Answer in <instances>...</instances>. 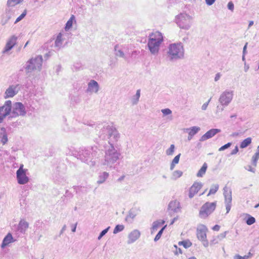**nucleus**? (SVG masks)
Returning a JSON list of instances; mask_svg holds the SVG:
<instances>
[{
	"mask_svg": "<svg viewBox=\"0 0 259 259\" xmlns=\"http://www.w3.org/2000/svg\"><path fill=\"white\" fill-rule=\"evenodd\" d=\"M97 131L101 130L99 135L102 139H109L110 146L105 150L104 158L102 161V164L107 166L109 168H115L117 164L116 163L119 159L120 153L117 152L112 143L117 141L119 138V134L116 128L112 125H104L99 124L96 127Z\"/></svg>",
	"mask_w": 259,
	"mask_h": 259,
	"instance_id": "1",
	"label": "nucleus"
},
{
	"mask_svg": "<svg viewBox=\"0 0 259 259\" xmlns=\"http://www.w3.org/2000/svg\"><path fill=\"white\" fill-rule=\"evenodd\" d=\"M162 41L163 36L159 31L152 33L150 35L147 46L152 54L156 55L158 54L160 45Z\"/></svg>",
	"mask_w": 259,
	"mask_h": 259,
	"instance_id": "2",
	"label": "nucleus"
},
{
	"mask_svg": "<svg viewBox=\"0 0 259 259\" xmlns=\"http://www.w3.org/2000/svg\"><path fill=\"white\" fill-rule=\"evenodd\" d=\"M167 56L170 61L177 60L184 58V49L181 42L171 44L169 45Z\"/></svg>",
	"mask_w": 259,
	"mask_h": 259,
	"instance_id": "3",
	"label": "nucleus"
},
{
	"mask_svg": "<svg viewBox=\"0 0 259 259\" xmlns=\"http://www.w3.org/2000/svg\"><path fill=\"white\" fill-rule=\"evenodd\" d=\"M42 57L41 55H38L34 58L29 59L25 64L24 68L27 74L31 73L32 71H39L41 68Z\"/></svg>",
	"mask_w": 259,
	"mask_h": 259,
	"instance_id": "4",
	"label": "nucleus"
},
{
	"mask_svg": "<svg viewBox=\"0 0 259 259\" xmlns=\"http://www.w3.org/2000/svg\"><path fill=\"white\" fill-rule=\"evenodd\" d=\"M175 21L181 29L189 30L192 25V17L186 13H180L176 17Z\"/></svg>",
	"mask_w": 259,
	"mask_h": 259,
	"instance_id": "5",
	"label": "nucleus"
},
{
	"mask_svg": "<svg viewBox=\"0 0 259 259\" xmlns=\"http://www.w3.org/2000/svg\"><path fill=\"white\" fill-rule=\"evenodd\" d=\"M91 148H83L79 150L77 154V158L87 163L90 166L95 165L96 162L93 160L91 156Z\"/></svg>",
	"mask_w": 259,
	"mask_h": 259,
	"instance_id": "6",
	"label": "nucleus"
},
{
	"mask_svg": "<svg viewBox=\"0 0 259 259\" xmlns=\"http://www.w3.org/2000/svg\"><path fill=\"white\" fill-rule=\"evenodd\" d=\"M217 206V202H207L201 207L199 212V216L201 219H206L215 210Z\"/></svg>",
	"mask_w": 259,
	"mask_h": 259,
	"instance_id": "7",
	"label": "nucleus"
},
{
	"mask_svg": "<svg viewBox=\"0 0 259 259\" xmlns=\"http://www.w3.org/2000/svg\"><path fill=\"white\" fill-rule=\"evenodd\" d=\"M11 119L19 116H24L26 114L25 107L21 102H15L13 105L11 102Z\"/></svg>",
	"mask_w": 259,
	"mask_h": 259,
	"instance_id": "8",
	"label": "nucleus"
},
{
	"mask_svg": "<svg viewBox=\"0 0 259 259\" xmlns=\"http://www.w3.org/2000/svg\"><path fill=\"white\" fill-rule=\"evenodd\" d=\"M11 101L7 100L3 106H0V124L3 123L4 119L8 117L11 119Z\"/></svg>",
	"mask_w": 259,
	"mask_h": 259,
	"instance_id": "9",
	"label": "nucleus"
},
{
	"mask_svg": "<svg viewBox=\"0 0 259 259\" xmlns=\"http://www.w3.org/2000/svg\"><path fill=\"white\" fill-rule=\"evenodd\" d=\"M207 229L204 225H199L197 228V238L203 242L205 247L208 245V242L206 240V231Z\"/></svg>",
	"mask_w": 259,
	"mask_h": 259,
	"instance_id": "10",
	"label": "nucleus"
},
{
	"mask_svg": "<svg viewBox=\"0 0 259 259\" xmlns=\"http://www.w3.org/2000/svg\"><path fill=\"white\" fill-rule=\"evenodd\" d=\"M233 97L232 91L226 90L221 95L219 102L223 106H227L231 102Z\"/></svg>",
	"mask_w": 259,
	"mask_h": 259,
	"instance_id": "11",
	"label": "nucleus"
},
{
	"mask_svg": "<svg viewBox=\"0 0 259 259\" xmlns=\"http://www.w3.org/2000/svg\"><path fill=\"white\" fill-rule=\"evenodd\" d=\"M21 89V85L19 84L10 85L6 90L4 98L6 99L8 98H13L16 95Z\"/></svg>",
	"mask_w": 259,
	"mask_h": 259,
	"instance_id": "12",
	"label": "nucleus"
},
{
	"mask_svg": "<svg viewBox=\"0 0 259 259\" xmlns=\"http://www.w3.org/2000/svg\"><path fill=\"white\" fill-rule=\"evenodd\" d=\"M16 178L18 183L20 185L26 184L29 180L28 177L26 176V171L16 172Z\"/></svg>",
	"mask_w": 259,
	"mask_h": 259,
	"instance_id": "13",
	"label": "nucleus"
},
{
	"mask_svg": "<svg viewBox=\"0 0 259 259\" xmlns=\"http://www.w3.org/2000/svg\"><path fill=\"white\" fill-rule=\"evenodd\" d=\"M88 85V87L86 90L87 93H97L100 89L99 85L97 81L93 79L90 80Z\"/></svg>",
	"mask_w": 259,
	"mask_h": 259,
	"instance_id": "14",
	"label": "nucleus"
},
{
	"mask_svg": "<svg viewBox=\"0 0 259 259\" xmlns=\"http://www.w3.org/2000/svg\"><path fill=\"white\" fill-rule=\"evenodd\" d=\"M202 187V184L200 182H195L189 189V197L192 198L198 193Z\"/></svg>",
	"mask_w": 259,
	"mask_h": 259,
	"instance_id": "15",
	"label": "nucleus"
},
{
	"mask_svg": "<svg viewBox=\"0 0 259 259\" xmlns=\"http://www.w3.org/2000/svg\"><path fill=\"white\" fill-rule=\"evenodd\" d=\"M17 37L15 36H12L6 43V46L3 51V53H6L10 51L16 45Z\"/></svg>",
	"mask_w": 259,
	"mask_h": 259,
	"instance_id": "16",
	"label": "nucleus"
},
{
	"mask_svg": "<svg viewBox=\"0 0 259 259\" xmlns=\"http://www.w3.org/2000/svg\"><path fill=\"white\" fill-rule=\"evenodd\" d=\"M221 132V130L218 128H212L207 131L200 139V141H204L214 136L218 133Z\"/></svg>",
	"mask_w": 259,
	"mask_h": 259,
	"instance_id": "17",
	"label": "nucleus"
},
{
	"mask_svg": "<svg viewBox=\"0 0 259 259\" xmlns=\"http://www.w3.org/2000/svg\"><path fill=\"white\" fill-rule=\"evenodd\" d=\"M140 232L136 229L132 231L128 235L127 244H132L135 242L140 237Z\"/></svg>",
	"mask_w": 259,
	"mask_h": 259,
	"instance_id": "18",
	"label": "nucleus"
},
{
	"mask_svg": "<svg viewBox=\"0 0 259 259\" xmlns=\"http://www.w3.org/2000/svg\"><path fill=\"white\" fill-rule=\"evenodd\" d=\"M223 195L225 197V203H232V191L230 188L227 186L224 187Z\"/></svg>",
	"mask_w": 259,
	"mask_h": 259,
	"instance_id": "19",
	"label": "nucleus"
},
{
	"mask_svg": "<svg viewBox=\"0 0 259 259\" xmlns=\"http://www.w3.org/2000/svg\"><path fill=\"white\" fill-rule=\"evenodd\" d=\"M91 150V156L93 159L94 157L96 159L103 156V152L102 150L99 149L97 146L92 147Z\"/></svg>",
	"mask_w": 259,
	"mask_h": 259,
	"instance_id": "20",
	"label": "nucleus"
},
{
	"mask_svg": "<svg viewBox=\"0 0 259 259\" xmlns=\"http://www.w3.org/2000/svg\"><path fill=\"white\" fill-rule=\"evenodd\" d=\"M168 208L174 212H178L180 209V203L176 200L171 201L169 203Z\"/></svg>",
	"mask_w": 259,
	"mask_h": 259,
	"instance_id": "21",
	"label": "nucleus"
},
{
	"mask_svg": "<svg viewBox=\"0 0 259 259\" xmlns=\"http://www.w3.org/2000/svg\"><path fill=\"white\" fill-rule=\"evenodd\" d=\"M14 239L12 234L9 233L4 238L2 243L1 244V247L4 248L10 243L13 242Z\"/></svg>",
	"mask_w": 259,
	"mask_h": 259,
	"instance_id": "22",
	"label": "nucleus"
},
{
	"mask_svg": "<svg viewBox=\"0 0 259 259\" xmlns=\"http://www.w3.org/2000/svg\"><path fill=\"white\" fill-rule=\"evenodd\" d=\"M29 224L26 221L21 220L18 226V230L21 233H25L28 228Z\"/></svg>",
	"mask_w": 259,
	"mask_h": 259,
	"instance_id": "23",
	"label": "nucleus"
},
{
	"mask_svg": "<svg viewBox=\"0 0 259 259\" xmlns=\"http://www.w3.org/2000/svg\"><path fill=\"white\" fill-rule=\"evenodd\" d=\"M0 138L3 145H5L8 141L7 130L4 127L1 128Z\"/></svg>",
	"mask_w": 259,
	"mask_h": 259,
	"instance_id": "24",
	"label": "nucleus"
},
{
	"mask_svg": "<svg viewBox=\"0 0 259 259\" xmlns=\"http://www.w3.org/2000/svg\"><path fill=\"white\" fill-rule=\"evenodd\" d=\"M73 22H76L75 17L74 15H72L66 23L65 30L66 31L69 30L72 27Z\"/></svg>",
	"mask_w": 259,
	"mask_h": 259,
	"instance_id": "25",
	"label": "nucleus"
},
{
	"mask_svg": "<svg viewBox=\"0 0 259 259\" xmlns=\"http://www.w3.org/2000/svg\"><path fill=\"white\" fill-rule=\"evenodd\" d=\"M165 223L163 220H158L155 221L153 223L152 227L151 228V233H153L154 232L157 230V229L160 226L163 225Z\"/></svg>",
	"mask_w": 259,
	"mask_h": 259,
	"instance_id": "26",
	"label": "nucleus"
},
{
	"mask_svg": "<svg viewBox=\"0 0 259 259\" xmlns=\"http://www.w3.org/2000/svg\"><path fill=\"white\" fill-rule=\"evenodd\" d=\"M200 128L197 126H192L190 128H187L184 129L185 132L188 133V135H191L194 136L196 135L199 131Z\"/></svg>",
	"mask_w": 259,
	"mask_h": 259,
	"instance_id": "27",
	"label": "nucleus"
},
{
	"mask_svg": "<svg viewBox=\"0 0 259 259\" xmlns=\"http://www.w3.org/2000/svg\"><path fill=\"white\" fill-rule=\"evenodd\" d=\"M109 176V174L107 172H103L99 176L98 180L97 181V183L98 184H103L108 178Z\"/></svg>",
	"mask_w": 259,
	"mask_h": 259,
	"instance_id": "28",
	"label": "nucleus"
},
{
	"mask_svg": "<svg viewBox=\"0 0 259 259\" xmlns=\"http://www.w3.org/2000/svg\"><path fill=\"white\" fill-rule=\"evenodd\" d=\"M207 168V165L206 163H204L201 168L199 170L197 174V177H202L206 172Z\"/></svg>",
	"mask_w": 259,
	"mask_h": 259,
	"instance_id": "29",
	"label": "nucleus"
},
{
	"mask_svg": "<svg viewBox=\"0 0 259 259\" xmlns=\"http://www.w3.org/2000/svg\"><path fill=\"white\" fill-rule=\"evenodd\" d=\"M140 90H138L136 92V94L132 98V103L133 105H136L138 104L139 98L140 97Z\"/></svg>",
	"mask_w": 259,
	"mask_h": 259,
	"instance_id": "30",
	"label": "nucleus"
},
{
	"mask_svg": "<svg viewBox=\"0 0 259 259\" xmlns=\"http://www.w3.org/2000/svg\"><path fill=\"white\" fill-rule=\"evenodd\" d=\"M251 143V138L250 137L247 138L241 142L240 145L241 148H245L249 146Z\"/></svg>",
	"mask_w": 259,
	"mask_h": 259,
	"instance_id": "31",
	"label": "nucleus"
},
{
	"mask_svg": "<svg viewBox=\"0 0 259 259\" xmlns=\"http://www.w3.org/2000/svg\"><path fill=\"white\" fill-rule=\"evenodd\" d=\"M62 45V34L61 33H59L56 38V39L55 42V46L56 47L60 49Z\"/></svg>",
	"mask_w": 259,
	"mask_h": 259,
	"instance_id": "32",
	"label": "nucleus"
},
{
	"mask_svg": "<svg viewBox=\"0 0 259 259\" xmlns=\"http://www.w3.org/2000/svg\"><path fill=\"white\" fill-rule=\"evenodd\" d=\"M178 244L183 246L185 248H188L192 246V243L189 240H186L179 242Z\"/></svg>",
	"mask_w": 259,
	"mask_h": 259,
	"instance_id": "33",
	"label": "nucleus"
},
{
	"mask_svg": "<svg viewBox=\"0 0 259 259\" xmlns=\"http://www.w3.org/2000/svg\"><path fill=\"white\" fill-rule=\"evenodd\" d=\"M219 187V186L218 184H215V185H212L209 190V193L207 194V196L215 194L218 190Z\"/></svg>",
	"mask_w": 259,
	"mask_h": 259,
	"instance_id": "34",
	"label": "nucleus"
},
{
	"mask_svg": "<svg viewBox=\"0 0 259 259\" xmlns=\"http://www.w3.org/2000/svg\"><path fill=\"white\" fill-rule=\"evenodd\" d=\"M22 1L23 0H8L7 5L8 7H14Z\"/></svg>",
	"mask_w": 259,
	"mask_h": 259,
	"instance_id": "35",
	"label": "nucleus"
},
{
	"mask_svg": "<svg viewBox=\"0 0 259 259\" xmlns=\"http://www.w3.org/2000/svg\"><path fill=\"white\" fill-rule=\"evenodd\" d=\"M247 219L246 220V223L248 225H251L255 222V219L254 217L251 216L248 214H246Z\"/></svg>",
	"mask_w": 259,
	"mask_h": 259,
	"instance_id": "36",
	"label": "nucleus"
},
{
	"mask_svg": "<svg viewBox=\"0 0 259 259\" xmlns=\"http://www.w3.org/2000/svg\"><path fill=\"white\" fill-rule=\"evenodd\" d=\"M118 46L116 45L114 47V50H115V54L116 56L121 57V58H124L125 55L124 53L120 50H117Z\"/></svg>",
	"mask_w": 259,
	"mask_h": 259,
	"instance_id": "37",
	"label": "nucleus"
},
{
	"mask_svg": "<svg viewBox=\"0 0 259 259\" xmlns=\"http://www.w3.org/2000/svg\"><path fill=\"white\" fill-rule=\"evenodd\" d=\"M124 228V227L123 225H117L115 226L114 230H113V234H117L119 232L122 231L123 230Z\"/></svg>",
	"mask_w": 259,
	"mask_h": 259,
	"instance_id": "38",
	"label": "nucleus"
},
{
	"mask_svg": "<svg viewBox=\"0 0 259 259\" xmlns=\"http://www.w3.org/2000/svg\"><path fill=\"white\" fill-rule=\"evenodd\" d=\"M183 175V172L179 170H175L172 173V178L174 179H177L181 177Z\"/></svg>",
	"mask_w": 259,
	"mask_h": 259,
	"instance_id": "39",
	"label": "nucleus"
},
{
	"mask_svg": "<svg viewBox=\"0 0 259 259\" xmlns=\"http://www.w3.org/2000/svg\"><path fill=\"white\" fill-rule=\"evenodd\" d=\"M166 225L164 226L163 228H162L159 231V232H158V233L157 234V235H156L154 240L155 241H158L161 237L162 233H163V232L164 231V230L165 229V228H166Z\"/></svg>",
	"mask_w": 259,
	"mask_h": 259,
	"instance_id": "40",
	"label": "nucleus"
},
{
	"mask_svg": "<svg viewBox=\"0 0 259 259\" xmlns=\"http://www.w3.org/2000/svg\"><path fill=\"white\" fill-rule=\"evenodd\" d=\"M175 145L174 144H171L170 146V147L166 150V154L167 155H171L173 154L175 150Z\"/></svg>",
	"mask_w": 259,
	"mask_h": 259,
	"instance_id": "41",
	"label": "nucleus"
},
{
	"mask_svg": "<svg viewBox=\"0 0 259 259\" xmlns=\"http://www.w3.org/2000/svg\"><path fill=\"white\" fill-rule=\"evenodd\" d=\"M259 159V154L255 153L252 157V163L254 166H256L257 164V161Z\"/></svg>",
	"mask_w": 259,
	"mask_h": 259,
	"instance_id": "42",
	"label": "nucleus"
},
{
	"mask_svg": "<svg viewBox=\"0 0 259 259\" xmlns=\"http://www.w3.org/2000/svg\"><path fill=\"white\" fill-rule=\"evenodd\" d=\"M137 215L136 213L135 212V211L133 209H131L129 212L126 218V220H127L128 218H131L132 219H133L135 218V217Z\"/></svg>",
	"mask_w": 259,
	"mask_h": 259,
	"instance_id": "43",
	"label": "nucleus"
},
{
	"mask_svg": "<svg viewBox=\"0 0 259 259\" xmlns=\"http://www.w3.org/2000/svg\"><path fill=\"white\" fill-rule=\"evenodd\" d=\"M27 14V11L25 10L24 12L16 19L15 24L18 23L20 21H21L22 19H23Z\"/></svg>",
	"mask_w": 259,
	"mask_h": 259,
	"instance_id": "44",
	"label": "nucleus"
},
{
	"mask_svg": "<svg viewBox=\"0 0 259 259\" xmlns=\"http://www.w3.org/2000/svg\"><path fill=\"white\" fill-rule=\"evenodd\" d=\"M109 229H110V227H108L107 228H106L105 229L102 231L101 232V233H100L99 236H98V240H100L108 232Z\"/></svg>",
	"mask_w": 259,
	"mask_h": 259,
	"instance_id": "45",
	"label": "nucleus"
},
{
	"mask_svg": "<svg viewBox=\"0 0 259 259\" xmlns=\"http://www.w3.org/2000/svg\"><path fill=\"white\" fill-rule=\"evenodd\" d=\"M231 145H232V143L229 142V143H227L226 144L223 145V146L219 148V151H224L225 149L229 148L231 146Z\"/></svg>",
	"mask_w": 259,
	"mask_h": 259,
	"instance_id": "46",
	"label": "nucleus"
},
{
	"mask_svg": "<svg viewBox=\"0 0 259 259\" xmlns=\"http://www.w3.org/2000/svg\"><path fill=\"white\" fill-rule=\"evenodd\" d=\"M161 112L164 116L171 114L172 112L169 108H165L161 110Z\"/></svg>",
	"mask_w": 259,
	"mask_h": 259,
	"instance_id": "47",
	"label": "nucleus"
},
{
	"mask_svg": "<svg viewBox=\"0 0 259 259\" xmlns=\"http://www.w3.org/2000/svg\"><path fill=\"white\" fill-rule=\"evenodd\" d=\"M249 258V255H244L243 256H242L239 254H236L234 256V259H248Z\"/></svg>",
	"mask_w": 259,
	"mask_h": 259,
	"instance_id": "48",
	"label": "nucleus"
},
{
	"mask_svg": "<svg viewBox=\"0 0 259 259\" xmlns=\"http://www.w3.org/2000/svg\"><path fill=\"white\" fill-rule=\"evenodd\" d=\"M180 156H181L180 153L178 155H177V156H176L175 157V158L173 159L172 162H173L174 163H175V164H178L179 162Z\"/></svg>",
	"mask_w": 259,
	"mask_h": 259,
	"instance_id": "49",
	"label": "nucleus"
},
{
	"mask_svg": "<svg viewBox=\"0 0 259 259\" xmlns=\"http://www.w3.org/2000/svg\"><path fill=\"white\" fill-rule=\"evenodd\" d=\"M211 99V98H210L208 100V101H207V102H206V103H204V104L202 105V107H201V109H202V110H205L206 109V108H207V106H208V104H209V102H210V101Z\"/></svg>",
	"mask_w": 259,
	"mask_h": 259,
	"instance_id": "50",
	"label": "nucleus"
},
{
	"mask_svg": "<svg viewBox=\"0 0 259 259\" xmlns=\"http://www.w3.org/2000/svg\"><path fill=\"white\" fill-rule=\"evenodd\" d=\"M227 233H228V231H225V232L220 234V235H219L218 236V238L220 240H222V239L225 238Z\"/></svg>",
	"mask_w": 259,
	"mask_h": 259,
	"instance_id": "51",
	"label": "nucleus"
},
{
	"mask_svg": "<svg viewBox=\"0 0 259 259\" xmlns=\"http://www.w3.org/2000/svg\"><path fill=\"white\" fill-rule=\"evenodd\" d=\"M228 8L229 10L233 11L234 10V4L232 2H230L228 3L227 5Z\"/></svg>",
	"mask_w": 259,
	"mask_h": 259,
	"instance_id": "52",
	"label": "nucleus"
},
{
	"mask_svg": "<svg viewBox=\"0 0 259 259\" xmlns=\"http://www.w3.org/2000/svg\"><path fill=\"white\" fill-rule=\"evenodd\" d=\"M23 164H21L20 165V167L19 168V169L17 170L16 172H23V171H27V169H24L23 168Z\"/></svg>",
	"mask_w": 259,
	"mask_h": 259,
	"instance_id": "53",
	"label": "nucleus"
},
{
	"mask_svg": "<svg viewBox=\"0 0 259 259\" xmlns=\"http://www.w3.org/2000/svg\"><path fill=\"white\" fill-rule=\"evenodd\" d=\"M247 170L251 171L252 172L254 173L255 172V169L252 168L250 165H248L247 167L245 168Z\"/></svg>",
	"mask_w": 259,
	"mask_h": 259,
	"instance_id": "54",
	"label": "nucleus"
},
{
	"mask_svg": "<svg viewBox=\"0 0 259 259\" xmlns=\"http://www.w3.org/2000/svg\"><path fill=\"white\" fill-rule=\"evenodd\" d=\"M225 204L227 213H228L231 209L232 203H225Z\"/></svg>",
	"mask_w": 259,
	"mask_h": 259,
	"instance_id": "55",
	"label": "nucleus"
},
{
	"mask_svg": "<svg viewBox=\"0 0 259 259\" xmlns=\"http://www.w3.org/2000/svg\"><path fill=\"white\" fill-rule=\"evenodd\" d=\"M216 0H205L206 4L208 6H211L213 5Z\"/></svg>",
	"mask_w": 259,
	"mask_h": 259,
	"instance_id": "56",
	"label": "nucleus"
},
{
	"mask_svg": "<svg viewBox=\"0 0 259 259\" xmlns=\"http://www.w3.org/2000/svg\"><path fill=\"white\" fill-rule=\"evenodd\" d=\"M174 247L176 248L177 250L175 252V254H182V251L181 248H178V247L176 245H174Z\"/></svg>",
	"mask_w": 259,
	"mask_h": 259,
	"instance_id": "57",
	"label": "nucleus"
},
{
	"mask_svg": "<svg viewBox=\"0 0 259 259\" xmlns=\"http://www.w3.org/2000/svg\"><path fill=\"white\" fill-rule=\"evenodd\" d=\"M238 152V148L237 146H236L235 149L232 151L230 154L234 155V154H236Z\"/></svg>",
	"mask_w": 259,
	"mask_h": 259,
	"instance_id": "58",
	"label": "nucleus"
},
{
	"mask_svg": "<svg viewBox=\"0 0 259 259\" xmlns=\"http://www.w3.org/2000/svg\"><path fill=\"white\" fill-rule=\"evenodd\" d=\"M244 71L245 72H246L248 71V70L249 68V66L248 65L246 64V61H245V63H244Z\"/></svg>",
	"mask_w": 259,
	"mask_h": 259,
	"instance_id": "59",
	"label": "nucleus"
},
{
	"mask_svg": "<svg viewBox=\"0 0 259 259\" xmlns=\"http://www.w3.org/2000/svg\"><path fill=\"white\" fill-rule=\"evenodd\" d=\"M247 44L248 43L246 42L245 44V45H244V47H243V52H242V54L243 55H246L247 52H246V49H247Z\"/></svg>",
	"mask_w": 259,
	"mask_h": 259,
	"instance_id": "60",
	"label": "nucleus"
},
{
	"mask_svg": "<svg viewBox=\"0 0 259 259\" xmlns=\"http://www.w3.org/2000/svg\"><path fill=\"white\" fill-rule=\"evenodd\" d=\"M220 229V226L218 225H215L212 228L213 231H218Z\"/></svg>",
	"mask_w": 259,
	"mask_h": 259,
	"instance_id": "61",
	"label": "nucleus"
},
{
	"mask_svg": "<svg viewBox=\"0 0 259 259\" xmlns=\"http://www.w3.org/2000/svg\"><path fill=\"white\" fill-rule=\"evenodd\" d=\"M220 77H221L220 73H218L215 75V76L214 77V81H217L218 80H219L220 79Z\"/></svg>",
	"mask_w": 259,
	"mask_h": 259,
	"instance_id": "62",
	"label": "nucleus"
},
{
	"mask_svg": "<svg viewBox=\"0 0 259 259\" xmlns=\"http://www.w3.org/2000/svg\"><path fill=\"white\" fill-rule=\"evenodd\" d=\"M76 226H77V223L74 224L73 225V226L72 227V229H71V231L72 232H75L76 231Z\"/></svg>",
	"mask_w": 259,
	"mask_h": 259,
	"instance_id": "63",
	"label": "nucleus"
},
{
	"mask_svg": "<svg viewBox=\"0 0 259 259\" xmlns=\"http://www.w3.org/2000/svg\"><path fill=\"white\" fill-rule=\"evenodd\" d=\"M239 135H240V134L239 133L234 132L231 134V136L233 137H235L238 136Z\"/></svg>",
	"mask_w": 259,
	"mask_h": 259,
	"instance_id": "64",
	"label": "nucleus"
}]
</instances>
